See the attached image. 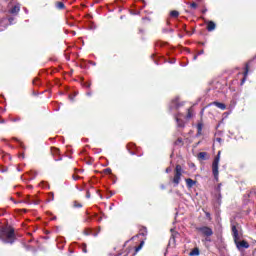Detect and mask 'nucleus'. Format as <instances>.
<instances>
[{"mask_svg":"<svg viewBox=\"0 0 256 256\" xmlns=\"http://www.w3.org/2000/svg\"><path fill=\"white\" fill-rule=\"evenodd\" d=\"M0 239L3 243H13L15 241V230L6 226L0 231Z\"/></svg>","mask_w":256,"mask_h":256,"instance_id":"obj_1","label":"nucleus"},{"mask_svg":"<svg viewBox=\"0 0 256 256\" xmlns=\"http://www.w3.org/2000/svg\"><path fill=\"white\" fill-rule=\"evenodd\" d=\"M219 161H221V151L218 152L212 163V173L216 181H219Z\"/></svg>","mask_w":256,"mask_h":256,"instance_id":"obj_2","label":"nucleus"},{"mask_svg":"<svg viewBox=\"0 0 256 256\" xmlns=\"http://www.w3.org/2000/svg\"><path fill=\"white\" fill-rule=\"evenodd\" d=\"M182 173H183V168L181 167V165H176L174 178L172 180L175 187H177V185H179V183L181 182Z\"/></svg>","mask_w":256,"mask_h":256,"instance_id":"obj_3","label":"nucleus"},{"mask_svg":"<svg viewBox=\"0 0 256 256\" xmlns=\"http://www.w3.org/2000/svg\"><path fill=\"white\" fill-rule=\"evenodd\" d=\"M198 231H200L202 235H205V237H211V235H213V230L207 226L198 228Z\"/></svg>","mask_w":256,"mask_h":256,"instance_id":"obj_4","label":"nucleus"},{"mask_svg":"<svg viewBox=\"0 0 256 256\" xmlns=\"http://www.w3.org/2000/svg\"><path fill=\"white\" fill-rule=\"evenodd\" d=\"M163 63H169L170 65H174V63H177V59L175 58H160L158 62H156V65H163Z\"/></svg>","mask_w":256,"mask_h":256,"instance_id":"obj_5","label":"nucleus"},{"mask_svg":"<svg viewBox=\"0 0 256 256\" xmlns=\"http://www.w3.org/2000/svg\"><path fill=\"white\" fill-rule=\"evenodd\" d=\"M247 75H249V66L244 67L243 78L240 85H245V81H247Z\"/></svg>","mask_w":256,"mask_h":256,"instance_id":"obj_6","label":"nucleus"},{"mask_svg":"<svg viewBox=\"0 0 256 256\" xmlns=\"http://www.w3.org/2000/svg\"><path fill=\"white\" fill-rule=\"evenodd\" d=\"M238 249H249V243L245 240H242L237 243Z\"/></svg>","mask_w":256,"mask_h":256,"instance_id":"obj_7","label":"nucleus"},{"mask_svg":"<svg viewBox=\"0 0 256 256\" xmlns=\"http://www.w3.org/2000/svg\"><path fill=\"white\" fill-rule=\"evenodd\" d=\"M20 11H21V5L16 4L13 8L9 10V13H11L12 15H17V13H19Z\"/></svg>","mask_w":256,"mask_h":256,"instance_id":"obj_8","label":"nucleus"},{"mask_svg":"<svg viewBox=\"0 0 256 256\" xmlns=\"http://www.w3.org/2000/svg\"><path fill=\"white\" fill-rule=\"evenodd\" d=\"M24 202L28 205H39V200L31 199V196H27Z\"/></svg>","mask_w":256,"mask_h":256,"instance_id":"obj_9","label":"nucleus"},{"mask_svg":"<svg viewBox=\"0 0 256 256\" xmlns=\"http://www.w3.org/2000/svg\"><path fill=\"white\" fill-rule=\"evenodd\" d=\"M216 28H217V24H215V22H213V21L207 22V31H209V32L215 31Z\"/></svg>","mask_w":256,"mask_h":256,"instance_id":"obj_10","label":"nucleus"},{"mask_svg":"<svg viewBox=\"0 0 256 256\" xmlns=\"http://www.w3.org/2000/svg\"><path fill=\"white\" fill-rule=\"evenodd\" d=\"M210 105H215V107H218V109H221L222 111L227 109V106L221 102H212Z\"/></svg>","mask_w":256,"mask_h":256,"instance_id":"obj_11","label":"nucleus"},{"mask_svg":"<svg viewBox=\"0 0 256 256\" xmlns=\"http://www.w3.org/2000/svg\"><path fill=\"white\" fill-rule=\"evenodd\" d=\"M196 181H194L193 179L191 178H187L186 179V185L188 187V189H191V187H193L194 185H196Z\"/></svg>","mask_w":256,"mask_h":256,"instance_id":"obj_12","label":"nucleus"},{"mask_svg":"<svg viewBox=\"0 0 256 256\" xmlns=\"http://www.w3.org/2000/svg\"><path fill=\"white\" fill-rule=\"evenodd\" d=\"M232 233L235 241H237V239H239V232L237 231V227L232 226Z\"/></svg>","mask_w":256,"mask_h":256,"instance_id":"obj_13","label":"nucleus"},{"mask_svg":"<svg viewBox=\"0 0 256 256\" xmlns=\"http://www.w3.org/2000/svg\"><path fill=\"white\" fill-rule=\"evenodd\" d=\"M176 123H177L178 127H185V122H183V120H181V116H176Z\"/></svg>","mask_w":256,"mask_h":256,"instance_id":"obj_14","label":"nucleus"},{"mask_svg":"<svg viewBox=\"0 0 256 256\" xmlns=\"http://www.w3.org/2000/svg\"><path fill=\"white\" fill-rule=\"evenodd\" d=\"M190 256H198L199 255V248H194L190 253Z\"/></svg>","mask_w":256,"mask_h":256,"instance_id":"obj_15","label":"nucleus"},{"mask_svg":"<svg viewBox=\"0 0 256 256\" xmlns=\"http://www.w3.org/2000/svg\"><path fill=\"white\" fill-rule=\"evenodd\" d=\"M197 131H198V135H201V133L203 131V123L197 124Z\"/></svg>","mask_w":256,"mask_h":256,"instance_id":"obj_16","label":"nucleus"},{"mask_svg":"<svg viewBox=\"0 0 256 256\" xmlns=\"http://www.w3.org/2000/svg\"><path fill=\"white\" fill-rule=\"evenodd\" d=\"M187 119H191V117H193V108H189L188 109V113H187Z\"/></svg>","mask_w":256,"mask_h":256,"instance_id":"obj_17","label":"nucleus"},{"mask_svg":"<svg viewBox=\"0 0 256 256\" xmlns=\"http://www.w3.org/2000/svg\"><path fill=\"white\" fill-rule=\"evenodd\" d=\"M57 9H65V4L63 2L56 3Z\"/></svg>","mask_w":256,"mask_h":256,"instance_id":"obj_18","label":"nucleus"},{"mask_svg":"<svg viewBox=\"0 0 256 256\" xmlns=\"http://www.w3.org/2000/svg\"><path fill=\"white\" fill-rule=\"evenodd\" d=\"M170 15L172 17H179V12L177 10H173V11L170 12Z\"/></svg>","mask_w":256,"mask_h":256,"instance_id":"obj_19","label":"nucleus"},{"mask_svg":"<svg viewBox=\"0 0 256 256\" xmlns=\"http://www.w3.org/2000/svg\"><path fill=\"white\" fill-rule=\"evenodd\" d=\"M52 155H59V149L58 148H51Z\"/></svg>","mask_w":256,"mask_h":256,"instance_id":"obj_20","label":"nucleus"},{"mask_svg":"<svg viewBox=\"0 0 256 256\" xmlns=\"http://www.w3.org/2000/svg\"><path fill=\"white\" fill-rule=\"evenodd\" d=\"M171 107H175L176 109L177 107H179V104L177 103V99L172 101Z\"/></svg>","mask_w":256,"mask_h":256,"instance_id":"obj_21","label":"nucleus"},{"mask_svg":"<svg viewBox=\"0 0 256 256\" xmlns=\"http://www.w3.org/2000/svg\"><path fill=\"white\" fill-rule=\"evenodd\" d=\"M104 173H105L106 175H111V168H106V169H104Z\"/></svg>","mask_w":256,"mask_h":256,"instance_id":"obj_22","label":"nucleus"},{"mask_svg":"<svg viewBox=\"0 0 256 256\" xmlns=\"http://www.w3.org/2000/svg\"><path fill=\"white\" fill-rule=\"evenodd\" d=\"M74 207H78V208H81L83 207V205H81V203L77 202V201H74Z\"/></svg>","mask_w":256,"mask_h":256,"instance_id":"obj_23","label":"nucleus"},{"mask_svg":"<svg viewBox=\"0 0 256 256\" xmlns=\"http://www.w3.org/2000/svg\"><path fill=\"white\" fill-rule=\"evenodd\" d=\"M251 63H256V56L252 58L246 65H251Z\"/></svg>","mask_w":256,"mask_h":256,"instance_id":"obj_24","label":"nucleus"},{"mask_svg":"<svg viewBox=\"0 0 256 256\" xmlns=\"http://www.w3.org/2000/svg\"><path fill=\"white\" fill-rule=\"evenodd\" d=\"M49 196L51 197V201H53L55 199V194L53 192H50Z\"/></svg>","mask_w":256,"mask_h":256,"instance_id":"obj_25","label":"nucleus"},{"mask_svg":"<svg viewBox=\"0 0 256 256\" xmlns=\"http://www.w3.org/2000/svg\"><path fill=\"white\" fill-rule=\"evenodd\" d=\"M191 9H195L197 7V3L193 2L192 4H190Z\"/></svg>","mask_w":256,"mask_h":256,"instance_id":"obj_26","label":"nucleus"},{"mask_svg":"<svg viewBox=\"0 0 256 256\" xmlns=\"http://www.w3.org/2000/svg\"><path fill=\"white\" fill-rule=\"evenodd\" d=\"M8 21H9L10 25H13L14 18H9Z\"/></svg>","mask_w":256,"mask_h":256,"instance_id":"obj_27","label":"nucleus"},{"mask_svg":"<svg viewBox=\"0 0 256 256\" xmlns=\"http://www.w3.org/2000/svg\"><path fill=\"white\" fill-rule=\"evenodd\" d=\"M73 179H74V181H78L79 176L73 175Z\"/></svg>","mask_w":256,"mask_h":256,"instance_id":"obj_28","label":"nucleus"},{"mask_svg":"<svg viewBox=\"0 0 256 256\" xmlns=\"http://www.w3.org/2000/svg\"><path fill=\"white\" fill-rule=\"evenodd\" d=\"M86 197H87V199H90L91 198V193L87 192Z\"/></svg>","mask_w":256,"mask_h":256,"instance_id":"obj_29","label":"nucleus"},{"mask_svg":"<svg viewBox=\"0 0 256 256\" xmlns=\"http://www.w3.org/2000/svg\"><path fill=\"white\" fill-rule=\"evenodd\" d=\"M82 251H83V253H87V246H84Z\"/></svg>","mask_w":256,"mask_h":256,"instance_id":"obj_30","label":"nucleus"},{"mask_svg":"<svg viewBox=\"0 0 256 256\" xmlns=\"http://www.w3.org/2000/svg\"><path fill=\"white\" fill-rule=\"evenodd\" d=\"M143 247V242H141L140 246L136 249V251H139Z\"/></svg>","mask_w":256,"mask_h":256,"instance_id":"obj_31","label":"nucleus"},{"mask_svg":"<svg viewBox=\"0 0 256 256\" xmlns=\"http://www.w3.org/2000/svg\"><path fill=\"white\" fill-rule=\"evenodd\" d=\"M199 157H205V152H201V153L199 154Z\"/></svg>","mask_w":256,"mask_h":256,"instance_id":"obj_32","label":"nucleus"},{"mask_svg":"<svg viewBox=\"0 0 256 256\" xmlns=\"http://www.w3.org/2000/svg\"><path fill=\"white\" fill-rule=\"evenodd\" d=\"M7 29V26H4L3 28H0V31H5Z\"/></svg>","mask_w":256,"mask_h":256,"instance_id":"obj_33","label":"nucleus"},{"mask_svg":"<svg viewBox=\"0 0 256 256\" xmlns=\"http://www.w3.org/2000/svg\"><path fill=\"white\" fill-rule=\"evenodd\" d=\"M203 53H204V51H203V50H200V51L198 52V55H203Z\"/></svg>","mask_w":256,"mask_h":256,"instance_id":"obj_34","label":"nucleus"},{"mask_svg":"<svg viewBox=\"0 0 256 256\" xmlns=\"http://www.w3.org/2000/svg\"><path fill=\"white\" fill-rule=\"evenodd\" d=\"M216 141H217L218 143H221L222 139H221V138H216Z\"/></svg>","mask_w":256,"mask_h":256,"instance_id":"obj_35","label":"nucleus"},{"mask_svg":"<svg viewBox=\"0 0 256 256\" xmlns=\"http://www.w3.org/2000/svg\"><path fill=\"white\" fill-rule=\"evenodd\" d=\"M166 173H171V168H167Z\"/></svg>","mask_w":256,"mask_h":256,"instance_id":"obj_36","label":"nucleus"},{"mask_svg":"<svg viewBox=\"0 0 256 256\" xmlns=\"http://www.w3.org/2000/svg\"><path fill=\"white\" fill-rule=\"evenodd\" d=\"M12 121H20V118L12 119Z\"/></svg>","mask_w":256,"mask_h":256,"instance_id":"obj_37","label":"nucleus"},{"mask_svg":"<svg viewBox=\"0 0 256 256\" xmlns=\"http://www.w3.org/2000/svg\"><path fill=\"white\" fill-rule=\"evenodd\" d=\"M55 161H61V158H55Z\"/></svg>","mask_w":256,"mask_h":256,"instance_id":"obj_38","label":"nucleus"},{"mask_svg":"<svg viewBox=\"0 0 256 256\" xmlns=\"http://www.w3.org/2000/svg\"><path fill=\"white\" fill-rule=\"evenodd\" d=\"M178 143H182V140H181V139H178Z\"/></svg>","mask_w":256,"mask_h":256,"instance_id":"obj_39","label":"nucleus"},{"mask_svg":"<svg viewBox=\"0 0 256 256\" xmlns=\"http://www.w3.org/2000/svg\"><path fill=\"white\" fill-rule=\"evenodd\" d=\"M86 87H91V84H87Z\"/></svg>","mask_w":256,"mask_h":256,"instance_id":"obj_40","label":"nucleus"},{"mask_svg":"<svg viewBox=\"0 0 256 256\" xmlns=\"http://www.w3.org/2000/svg\"><path fill=\"white\" fill-rule=\"evenodd\" d=\"M36 81H37V79H36V80H34V82H33V83H34V85H35V82H36Z\"/></svg>","mask_w":256,"mask_h":256,"instance_id":"obj_41","label":"nucleus"},{"mask_svg":"<svg viewBox=\"0 0 256 256\" xmlns=\"http://www.w3.org/2000/svg\"><path fill=\"white\" fill-rule=\"evenodd\" d=\"M198 1H203V0H198Z\"/></svg>","mask_w":256,"mask_h":256,"instance_id":"obj_42","label":"nucleus"}]
</instances>
